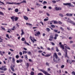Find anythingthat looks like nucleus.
Segmentation results:
<instances>
[{
    "mask_svg": "<svg viewBox=\"0 0 75 75\" xmlns=\"http://www.w3.org/2000/svg\"><path fill=\"white\" fill-rule=\"evenodd\" d=\"M52 2L53 3H56V2H57V1L53 0L52 1Z\"/></svg>",
    "mask_w": 75,
    "mask_h": 75,
    "instance_id": "40",
    "label": "nucleus"
},
{
    "mask_svg": "<svg viewBox=\"0 0 75 75\" xmlns=\"http://www.w3.org/2000/svg\"><path fill=\"white\" fill-rule=\"evenodd\" d=\"M46 65H47V66H49V63H47H47H46Z\"/></svg>",
    "mask_w": 75,
    "mask_h": 75,
    "instance_id": "53",
    "label": "nucleus"
},
{
    "mask_svg": "<svg viewBox=\"0 0 75 75\" xmlns=\"http://www.w3.org/2000/svg\"><path fill=\"white\" fill-rule=\"evenodd\" d=\"M25 57L26 59H28V57H27V55H25Z\"/></svg>",
    "mask_w": 75,
    "mask_h": 75,
    "instance_id": "50",
    "label": "nucleus"
},
{
    "mask_svg": "<svg viewBox=\"0 0 75 75\" xmlns=\"http://www.w3.org/2000/svg\"><path fill=\"white\" fill-rule=\"evenodd\" d=\"M21 3H27V2L25 0H23L21 2Z\"/></svg>",
    "mask_w": 75,
    "mask_h": 75,
    "instance_id": "21",
    "label": "nucleus"
},
{
    "mask_svg": "<svg viewBox=\"0 0 75 75\" xmlns=\"http://www.w3.org/2000/svg\"><path fill=\"white\" fill-rule=\"evenodd\" d=\"M50 38L52 39H54V35H51Z\"/></svg>",
    "mask_w": 75,
    "mask_h": 75,
    "instance_id": "15",
    "label": "nucleus"
},
{
    "mask_svg": "<svg viewBox=\"0 0 75 75\" xmlns=\"http://www.w3.org/2000/svg\"><path fill=\"white\" fill-rule=\"evenodd\" d=\"M43 75V74H42L41 73H40L38 74V75Z\"/></svg>",
    "mask_w": 75,
    "mask_h": 75,
    "instance_id": "46",
    "label": "nucleus"
},
{
    "mask_svg": "<svg viewBox=\"0 0 75 75\" xmlns=\"http://www.w3.org/2000/svg\"><path fill=\"white\" fill-rule=\"evenodd\" d=\"M58 23H59V24H62V22H61L60 21H59L58 22Z\"/></svg>",
    "mask_w": 75,
    "mask_h": 75,
    "instance_id": "48",
    "label": "nucleus"
},
{
    "mask_svg": "<svg viewBox=\"0 0 75 75\" xmlns=\"http://www.w3.org/2000/svg\"><path fill=\"white\" fill-rule=\"evenodd\" d=\"M23 59H19V62H20V63H21V62H23Z\"/></svg>",
    "mask_w": 75,
    "mask_h": 75,
    "instance_id": "32",
    "label": "nucleus"
},
{
    "mask_svg": "<svg viewBox=\"0 0 75 75\" xmlns=\"http://www.w3.org/2000/svg\"><path fill=\"white\" fill-rule=\"evenodd\" d=\"M29 62H32V60H31V59H29Z\"/></svg>",
    "mask_w": 75,
    "mask_h": 75,
    "instance_id": "61",
    "label": "nucleus"
},
{
    "mask_svg": "<svg viewBox=\"0 0 75 75\" xmlns=\"http://www.w3.org/2000/svg\"><path fill=\"white\" fill-rule=\"evenodd\" d=\"M43 3H44L43 4H47V1H43Z\"/></svg>",
    "mask_w": 75,
    "mask_h": 75,
    "instance_id": "43",
    "label": "nucleus"
},
{
    "mask_svg": "<svg viewBox=\"0 0 75 75\" xmlns=\"http://www.w3.org/2000/svg\"><path fill=\"white\" fill-rule=\"evenodd\" d=\"M1 28L2 30H5V28H4L1 27Z\"/></svg>",
    "mask_w": 75,
    "mask_h": 75,
    "instance_id": "57",
    "label": "nucleus"
},
{
    "mask_svg": "<svg viewBox=\"0 0 75 75\" xmlns=\"http://www.w3.org/2000/svg\"><path fill=\"white\" fill-rule=\"evenodd\" d=\"M11 69L12 71H13V72H14V68H13V67H12V66L11 67Z\"/></svg>",
    "mask_w": 75,
    "mask_h": 75,
    "instance_id": "19",
    "label": "nucleus"
},
{
    "mask_svg": "<svg viewBox=\"0 0 75 75\" xmlns=\"http://www.w3.org/2000/svg\"><path fill=\"white\" fill-rule=\"evenodd\" d=\"M14 2L11 3V2H7L6 3V4H14Z\"/></svg>",
    "mask_w": 75,
    "mask_h": 75,
    "instance_id": "14",
    "label": "nucleus"
},
{
    "mask_svg": "<svg viewBox=\"0 0 75 75\" xmlns=\"http://www.w3.org/2000/svg\"><path fill=\"white\" fill-rule=\"evenodd\" d=\"M64 6H71V3H63Z\"/></svg>",
    "mask_w": 75,
    "mask_h": 75,
    "instance_id": "5",
    "label": "nucleus"
},
{
    "mask_svg": "<svg viewBox=\"0 0 75 75\" xmlns=\"http://www.w3.org/2000/svg\"><path fill=\"white\" fill-rule=\"evenodd\" d=\"M50 56H51V55L48 54H46V55H45V57H50Z\"/></svg>",
    "mask_w": 75,
    "mask_h": 75,
    "instance_id": "26",
    "label": "nucleus"
},
{
    "mask_svg": "<svg viewBox=\"0 0 75 75\" xmlns=\"http://www.w3.org/2000/svg\"><path fill=\"white\" fill-rule=\"evenodd\" d=\"M38 52H39V53H40H40L42 52V50H40V51H38Z\"/></svg>",
    "mask_w": 75,
    "mask_h": 75,
    "instance_id": "54",
    "label": "nucleus"
},
{
    "mask_svg": "<svg viewBox=\"0 0 75 75\" xmlns=\"http://www.w3.org/2000/svg\"><path fill=\"white\" fill-rule=\"evenodd\" d=\"M60 29L62 31H64V29L62 27H60Z\"/></svg>",
    "mask_w": 75,
    "mask_h": 75,
    "instance_id": "52",
    "label": "nucleus"
},
{
    "mask_svg": "<svg viewBox=\"0 0 75 75\" xmlns=\"http://www.w3.org/2000/svg\"><path fill=\"white\" fill-rule=\"evenodd\" d=\"M23 54H26V53H27V52L25 51H23Z\"/></svg>",
    "mask_w": 75,
    "mask_h": 75,
    "instance_id": "22",
    "label": "nucleus"
},
{
    "mask_svg": "<svg viewBox=\"0 0 75 75\" xmlns=\"http://www.w3.org/2000/svg\"><path fill=\"white\" fill-rule=\"evenodd\" d=\"M43 8H47V6H43Z\"/></svg>",
    "mask_w": 75,
    "mask_h": 75,
    "instance_id": "59",
    "label": "nucleus"
},
{
    "mask_svg": "<svg viewBox=\"0 0 75 75\" xmlns=\"http://www.w3.org/2000/svg\"><path fill=\"white\" fill-rule=\"evenodd\" d=\"M22 41H24L25 40V38H22L21 39Z\"/></svg>",
    "mask_w": 75,
    "mask_h": 75,
    "instance_id": "39",
    "label": "nucleus"
},
{
    "mask_svg": "<svg viewBox=\"0 0 75 75\" xmlns=\"http://www.w3.org/2000/svg\"><path fill=\"white\" fill-rule=\"evenodd\" d=\"M15 11L16 13H17V12H18V8L15 9Z\"/></svg>",
    "mask_w": 75,
    "mask_h": 75,
    "instance_id": "20",
    "label": "nucleus"
},
{
    "mask_svg": "<svg viewBox=\"0 0 75 75\" xmlns=\"http://www.w3.org/2000/svg\"><path fill=\"white\" fill-rule=\"evenodd\" d=\"M65 48H67V49H68V50H71V49H70V48H69V47H67V46H65Z\"/></svg>",
    "mask_w": 75,
    "mask_h": 75,
    "instance_id": "23",
    "label": "nucleus"
},
{
    "mask_svg": "<svg viewBox=\"0 0 75 75\" xmlns=\"http://www.w3.org/2000/svg\"><path fill=\"white\" fill-rule=\"evenodd\" d=\"M48 8H49V9H52V7H51V6H50L48 7Z\"/></svg>",
    "mask_w": 75,
    "mask_h": 75,
    "instance_id": "64",
    "label": "nucleus"
},
{
    "mask_svg": "<svg viewBox=\"0 0 75 75\" xmlns=\"http://www.w3.org/2000/svg\"><path fill=\"white\" fill-rule=\"evenodd\" d=\"M26 66H27L28 68L29 67V63H27Z\"/></svg>",
    "mask_w": 75,
    "mask_h": 75,
    "instance_id": "33",
    "label": "nucleus"
},
{
    "mask_svg": "<svg viewBox=\"0 0 75 75\" xmlns=\"http://www.w3.org/2000/svg\"><path fill=\"white\" fill-rule=\"evenodd\" d=\"M48 71H51V69L50 68H48L47 69Z\"/></svg>",
    "mask_w": 75,
    "mask_h": 75,
    "instance_id": "60",
    "label": "nucleus"
},
{
    "mask_svg": "<svg viewBox=\"0 0 75 75\" xmlns=\"http://www.w3.org/2000/svg\"><path fill=\"white\" fill-rule=\"evenodd\" d=\"M40 23H41V24H42V25H44V23H43L42 22V21H41Z\"/></svg>",
    "mask_w": 75,
    "mask_h": 75,
    "instance_id": "55",
    "label": "nucleus"
},
{
    "mask_svg": "<svg viewBox=\"0 0 75 75\" xmlns=\"http://www.w3.org/2000/svg\"><path fill=\"white\" fill-rule=\"evenodd\" d=\"M21 31L22 32V33H21V35H24V32L23 31V30L21 29Z\"/></svg>",
    "mask_w": 75,
    "mask_h": 75,
    "instance_id": "13",
    "label": "nucleus"
},
{
    "mask_svg": "<svg viewBox=\"0 0 75 75\" xmlns=\"http://www.w3.org/2000/svg\"><path fill=\"white\" fill-rule=\"evenodd\" d=\"M5 68V66H3L1 68H0V69L2 71H5L7 70V69L6 68Z\"/></svg>",
    "mask_w": 75,
    "mask_h": 75,
    "instance_id": "4",
    "label": "nucleus"
},
{
    "mask_svg": "<svg viewBox=\"0 0 75 75\" xmlns=\"http://www.w3.org/2000/svg\"><path fill=\"white\" fill-rule=\"evenodd\" d=\"M56 51H57V52H58V51H59V50H58V47H56Z\"/></svg>",
    "mask_w": 75,
    "mask_h": 75,
    "instance_id": "29",
    "label": "nucleus"
},
{
    "mask_svg": "<svg viewBox=\"0 0 75 75\" xmlns=\"http://www.w3.org/2000/svg\"><path fill=\"white\" fill-rule=\"evenodd\" d=\"M51 26L52 28H55V25H51Z\"/></svg>",
    "mask_w": 75,
    "mask_h": 75,
    "instance_id": "30",
    "label": "nucleus"
},
{
    "mask_svg": "<svg viewBox=\"0 0 75 75\" xmlns=\"http://www.w3.org/2000/svg\"><path fill=\"white\" fill-rule=\"evenodd\" d=\"M55 36L54 38V39L57 40V37H58V34H55Z\"/></svg>",
    "mask_w": 75,
    "mask_h": 75,
    "instance_id": "7",
    "label": "nucleus"
},
{
    "mask_svg": "<svg viewBox=\"0 0 75 75\" xmlns=\"http://www.w3.org/2000/svg\"><path fill=\"white\" fill-rule=\"evenodd\" d=\"M11 18L12 20L13 21H14V19H15V16H13L11 17Z\"/></svg>",
    "mask_w": 75,
    "mask_h": 75,
    "instance_id": "10",
    "label": "nucleus"
},
{
    "mask_svg": "<svg viewBox=\"0 0 75 75\" xmlns=\"http://www.w3.org/2000/svg\"><path fill=\"white\" fill-rule=\"evenodd\" d=\"M54 24H58V22H57V21H54Z\"/></svg>",
    "mask_w": 75,
    "mask_h": 75,
    "instance_id": "31",
    "label": "nucleus"
},
{
    "mask_svg": "<svg viewBox=\"0 0 75 75\" xmlns=\"http://www.w3.org/2000/svg\"><path fill=\"white\" fill-rule=\"evenodd\" d=\"M50 29L49 28H47L46 29V31H47V32H49V31H50Z\"/></svg>",
    "mask_w": 75,
    "mask_h": 75,
    "instance_id": "16",
    "label": "nucleus"
},
{
    "mask_svg": "<svg viewBox=\"0 0 75 75\" xmlns=\"http://www.w3.org/2000/svg\"><path fill=\"white\" fill-rule=\"evenodd\" d=\"M40 34L41 33H40V32L38 31L37 33L36 34H35V36H37V35H40Z\"/></svg>",
    "mask_w": 75,
    "mask_h": 75,
    "instance_id": "11",
    "label": "nucleus"
},
{
    "mask_svg": "<svg viewBox=\"0 0 75 75\" xmlns=\"http://www.w3.org/2000/svg\"><path fill=\"white\" fill-rule=\"evenodd\" d=\"M36 5L37 6H40V4H39L38 3H36Z\"/></svg>",
    "mask_w": 75,
    "mask_h": 75,
    "instance_id": "63",
    "label": "nucleus"
},
{
    "mask_svg": "<svg viewBox=\"0 0 75 75\" xmlns=\"http://www.w3.org/2000/svg\"><path fill=\"white\" fill-rule=\"evenodd\" d=\"M23 18L24 19H25V20H28V18L26 16H24Z\"/></svg>",
    "mask_w": 75,
    "mask_h": 75,
    "instance_id": "9",
    "label": "nucleus"
},
{
    "mask_svg": "<svg viewBox=\"0 0 75 75\" xmlns=\"http://www.w3.org/2000/svg\"><path fill=\"white\" fill-rule=\"evenodd\" d=\"M59 16L61 17H64V15L62 13H59Z\"/></svg>",
    "mask_w": 75,
    "mask_h": 75,
    "instance_id": "18",
    "label": "nucleus"
},
{
    "mask_svg": "<svg viewBox=\"0 0 75 75\" xmlns=\"http://www.w3.org/2000/svg\"><path fill=\"white\" fill-rule=\"evenodd\" d=\"M25 44H27V45H30V44H29L27 42H26V41H25Z\"/></svg>",
    "mask_w": 75,
    "mask_h": 75,
    "instance_id": "25",
    "label": "nucleus"
},
{
    "mask_svg": "<svg viewBox=\"0 0 75 75\" xmlns=\"http://www.w3.org/2000/svg\"><path fill=\"white\" fill-rule=\"evenodd\" d=\"M64 67H65L64 65H63L61 66V68H64Z\"/></svg>",
    "mask_w": 75,
    "mask_h": 75,
    "instance_id": "42",
    "label": "nucleus"
},
{
    "mask_svg": "<svg viewBox=\"0 0 75 75\" xmlns=\"http://www.w3.org/2000/svg\"><path fill=\"white\" fill-rule=\"evenodd\" d=\"M69 62L70 63V64H72V61L70 60H69Z\"/></svg>",
    "mask_w": 75,
    "mask_h": 75,
    "instance_id": "44",
    "label": "nucleus"
},
{
    "mask_svg": "<svg viewBox=\"0 0 75 75\" xmlns=\"http://www.w3.org/2000/svg\"><path fill=\"white\" fill-rule=\"evenodd\" d=\"M55 9L57 11H58V10H61V8H58L57 7H56L55 8Z\"/></svg>",
    "mask_w": 75,
    "mask_h": 75,
    "instance_id": "8",
    "label": "nucleus"
},
{
    "mask_svg": "<svg viewBox=\"0 0 75 75\" xmlns=\"http://www.w3.org/2000/svg\"><path fill=\"white\" fill-rule=\"evenodd\" d=\"M54 33H57V32H58V30H57L54 29Z\"/></svg>",
    "mask_w": 75,
    "mask_h": 75,
    "instance_id": "35",
    "label": "nucleus"
},
{
    "mask_svg": "<svg viewBox=\"0 0 75 75\" xmlns=\"http://www.w3.org/2000/svg\"><path fill=\"white\" fill-rule=\"evenodd\" d=\"M71 62H72L73 63H75V60H72L71 61Z\"/></svg>",
    "mask_w": 75,
    "mask_h": 75,
    "instance_id": "56",
    "label": "nucleus"
},
{
    "mask_svg": "<svg viewBox=\"0 0 75 75\" xmlns=\"http://www.w3.org/2000/svg\"><path fill=\"white\" fill-rule=\"evenodd\" d=\"M66 54H65V57H67V50L66 49Z\"/></svg>",
    "mask_w": 75,
    "mask_h": 75,
    "instance_id": "34",
    "label": "nucleus"
},
{
    "mask_svg": "<svg viewBox=\"0 0 75 75\" xmlns=\"http://www.w3.org/2000/svg\"><path fill=\"white\" fill-rule=\"evenodd\" d=\"M49 41H52V38H50L49 39Z\"/></svg>",
    "mask_w": 75,
    "mask_h": 75,
    "instance_id": "62",
    "label": "nucleus"
},
{
    "mask_svg": "<svg viewBox=\"0 0 75 75\" xmlns=\"http://www.w3.org/2000/svg\"><path fill=\"white\" fill-rule=\"evenodd\" d=\"M59 44L60 45V47H61L63 50H64V45L62 44L61 42H60L59 43Z\"/></svg>",
    "mask_w": 75,
    "mask_h": 75,
    "instance_id": "6",
    "label": "nucleus"
},
{
    "mask_svg": "<svg viewBox=\"0 0 75 75\" xmlns=\"http://www.w3.org/2000/svg\"><path fill=\"white\" fill-rule=\"evenodd\" d=\"M18 18L17 17H16L15 18V21H16L18 20Z\"/></svg>",
    "mask_w": 75,
    "mask_h": 75,
    "instance_id": "27",
    "label": "nucleus"
},
{
    "mask_svg": "<svg viewBox=\"0 0 75 75\" xmlns=\"http://www.w3.org/2000/svg\"><path fill=\"white\" fill-rule=\"evenodd\" d=\"M53 60L55 62L58 63L60 62V59L58 57V55L56 53H54L53 55Z\"/></svg>",
    "mask_w": 75,
    "mask_h": 75,
    "instance_id": "1",
    "label": "nucleus"
},
{
    "mask_svg": "<svg viewBox=\"0 0 75 75\" xmlns=\"http://www.w3.org/2000/svg\"><path fill=\"white\" fill-rule=\"evenodd\" d=\"M0 15H2V16H4V13H3V12L0 11Z\"/></svg>",
    "mask_w": 75,
    "mask_h": 75,
    "instance_id": "24",
    "label": "nucleus"
},
{
    "mask_svg": "<svg viewBox=\"0 0 75 75\" xmlns=\"http://www.w3.org/2000/svg\"><path fill=\"white\" fill-rule=\"evenodd\" d=\"M16 58H19V56L18 55H16Z\"/></svg>",
    "mask_w": 75,
    "mask_h": 75,
    "instance_id": "49",
    "label": "nucleus"
},
{
    "mask_svg": "<svg viewBox=\"0 0 75 75\" xmlns=\"http://www.w3.org/2000/svg\"><path fill=\"white\" fill-rule=\"evenodd\" d=\"M67 22H69V23H70L71 24H72L74 25H75V23H74L73 21H72L69 18H68V20L67 21Z\"/></svg>",
    "mask_w": 75,
    "mask_h": 75,
    "instance_id": "2",
    "label": "nucleus"
},
{
    "mask_svg": "<svg viewBox=\"0 0 75 75\" xmlns=\"http://www.w3.org/2000/svg\"><path fill=\"white\" fill-rule=\"evenodd\" d=\"M19 54H20V55H21H21H23V53H22V52H19Z\"/></svg>",
    "mask_w": 75,
    "mask_h": 75,
    "instance_id": "51",
    "label": "nucleus"
},
{
    "mask_svg": "<svg viewBox=\"0 0 75 75\" xmlns=\"http://www.w3.org/2000/svg\"><path fill=\"white\" fill-rule=\"evenodd\" d=\"M28 53V55H31V52H27Z\"/></svg>",
    "mask_w": 75,
    "mask_h": 75,
    "instance_id": "37",
    "label": "nucleus"
},
{
    "mask_svg": "<svg viewBox=\"0 0 75 75\" xmlns=\"http://www.w3.org/2000/svg\"><path fill=\"white\" fill-rule=\"evenodd\" d=\"M71 74H72V75H75V71H73L72 73Z\"/></svg>",
    "mask_w": 75,
    "mask_h": 75,
    "instance_id": "36",
    "label": "nucleus"
},
{
    "mask_svg": "<svg viewBox=\"0 0 75 75\" xmlns=\"http://www.w3.org/2000/svg\"><path fill=\"white\" fill-rule=\"evenodd\" d=\"M34 72L33 71H31L30 73L31 75H34Z\"/></svg>",
    "mask_w": 75,
    "mask_h": 75,
    "instance_id": "28",
    "label": "nucleus"
},
{
    "mask_svg": "<svg viewBox=\"0 0 75 75\" xmlns=\"http://www.w3.org/2000/svg\"><path fill=\"white\" fill-rule=\"evenodd\" d=\"M48 19L45 18L44 19V21H48Z\"/></svg>",
    "mask_w": 75,
    "mask_h": 75,
    "instance_id": "45",
    "label": "nucleus"
},
{
    "mask_svg": "<svg viewBox=\"0 0 75 75\" xmlns=\"http://www.w3.org/2000/svg\"><path fill=\"white\" fill-rule=\"evenodd\" d=\"M66 15L67 16H72V14L71 13H67Z\"/></svg>",
    "mask_w": 75,
    "mask_h": 75,
    "instance_id": "12",
    "label": "nucleus"
},
{
    "mask_svg": "<svg viewBox=\"0 0 75 75\" xmlns=\"http://www.w3.org/2000/svg\"><path fill=\"white\" fill-rule=\"evenodd\" d=\"M16 62H17V63H19V62H20V61L19 60H17L16 61Z\"/></svg>",
    "mask_w": 75,
    "mask_h": 75,
    "instance_id": "58",
    "label": "nucleus"
},
{
    "mask_svg": "<svg viewBox=\"0 0 75 75\" xmlns=\"http://www.w3.org/2000/svg\"><path fill=\"white\" fill-rule=\"evenodd\" d=\"M0 54H1L2 56H3V54H2V52L0 51Z\"/></svg>",
    "mask_w": 75,
    "mask_h": 75,
    "instance_id": "41",
    "label": "nucleus"
},
{
    "mask_svg": "<svg viewBox=\"0 0 75 75\" xmlns=\"http://www.w3.org/2000/svg\"><path fill=\"white\" fill-rule=\"evenodd\" d=\"M51 43H52V45H55V43L53 42H51Z\"/></svg>",
    "mask_w": 75,
    "mask_h": 75,
    "instance_id": "47",
    "label": "nucleus"
},
{
    "mask_svg": "<svg viewBox=\"0 0 75 75\" xmlns=\"http://www.w3.org/2000/svg\"><path fill=\"white\" fill-rule=\"evenodd\" d=\"M30 39L31 41L33 42V43H34V41H37V40L36 39H35L34 37H31V36H30Z\"/></svg>",
    "mask_w": 75,
    "mask_h": 75,
    "instance_id": "3",
    "label": "nucleus"
},
{
    "mask_svg": "<svg viewBox=\"0 0 75 75\" xmlns=\"http://www.w3.org/2000/svg\"><path fill=\"white\" fill-rule=\"evenodd\" d=\"M12 61L13 62H14H14H15V59L13 57L12 58Z\"/></svg>",
    "mask_w": 75,
    "mask_h": 75,
    "instance_id": "38",
    "label": "nucleus"
},
{
    "mask_svg": "<svg viewBox=\"0 0 75 75\" xmlns=\"http://www.w3.org/2000/svg\"><path fill=\"white\" fill-rule=\"evenodd\" d=\"M21 2L16 3V2L14 3V4H17L18 5H20V4H21Z\"/></svg>",
    "mask_w": 75,
    "mask_h": 75,
    "instance_id": "17",
    "label": "nucleus"
}]
</instances>
